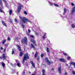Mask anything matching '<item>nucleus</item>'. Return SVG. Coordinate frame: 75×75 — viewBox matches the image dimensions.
I'll return each instance as SVG.
<instances>
[{
	"mask_svg": "<svg viewBox=\"0 0 75 75\" xmlns=\"http://www.w3.org/2000/svg\"><path fill=\"white\" fill-rule=\"evenodd\" d=\"M5 50H4V51H5Z\"/></svg>",
	"mask_w": 75,
	"mask_h": 75,
	"instance_id": "nucleus-62",
	"label": "nucleus"
},
{
	"mask_svg": "<svg viewBox=\"0 0 75 75\" xmlns=\"http://www.w3.org/2000/svg\"><path fill=\"white\" fill-rule=\"evenodd\" d=\"M23 12L25 14H26V15H27V12H26V11H24Z\"/></svg>",
	"mask_w": 75,
	"mask_h": 75,
	"instance_id": "nucleus-34",
	"label": "nucleus"
},
{
	"mask_svg": "<svg viewBox=\"0 0 75 75\" xmlns=\"http://www.w3.org/2000/svg\"><path fill=\"white\" fill-rule=\"evenodd\" d=\"M42 75H45V70L42 69Z\"/></svg>",
	"mask_w": 75,
	"mask_h": 75,
	"instance_id": "nucleus-14",
	"label": "nucleus"
},
{
	"mask_svg": "<svg viewBox=\"0 0 75 75\" xmlns=\"http://www.w3.org/2000/svg\"><path fill=\"white\" fill-rule=\"evenodd\" d=\"M31 48H33L34 49H35V47H34V45H33L32 44H31V46L30 47Z\"/></svg>",
	"mask_w": 75,
	"mask_h": 75,
	"instance_id": "nucleus-20",
	"label": "nucleus"
},
{
	"mask_svg": "<svg viewBox=\"0 0 75 75\" xmlns=\"http://www.w3.org/2000/svg\"><path fill=\"white\" fill-rule=\"evenodd\" d=\"M7 40H8L9 41H10L11 40H10V37H8V38Z\"/></svg>",
	"mask_w": 75,
	"mask_h": 75,
	"instance_id": "nucleus-37",
	"label": "nucleus"
},
{
	"mask_svg": "<svg viewBox=\"0 0 75 75\" xmlns=\"http://www.w3.org/2000/svg\"><path fill=\"white\" fill-rule=\"evenodd\" d=\"M18 4L19 5V6H18V8L17 11L18 13H19V12H20V11H21V7H23V5H21L20 3H18Z\"/></svg>",
	"mask_w": 75,
	"mask_h": 75,
	"instance_id": "nucleus-2",
	"label": "nucleus"
},
{
	"mask_svg": "<svg viewBox=\"0 0 75 75\" xmlns=\"http://www.w3.org/2000/svg\"><path fill=\"white\" fill-rule=\"evenodd\" d=\"M45 59L46 60V61L47 62V64L48 65H50L51 64V61H49L48 60V59L47 58H45Z\"/></svg>",
	"mask_w": 75,
	"mask_h": 75,
	"instance_id": "nucleus-5",
	"label": "nucleus"
},
{
	"mask_svg": "<svg viewBox=\"0 0 75 75\" xmlns=\"http://www.w3.org/2000/svg\"><path fill=\"white\" fill-rule=\"evenodd\" d=\"M6 39H5L3 42H2L3 44H4V43H5V42H6Z\"/></svg>",
	"mask_w": 75,
	"mask_h": 75,
	"instance_id": "nucleus-35",
	"label": "nucleus"
},
{
	"mask_svg": "<svg viewBox=\"0 0 75 75\" xmlns=\"http://www.w3.org/2000/svg\"><path fill=\"white\" fill-rule=\"evenodd\" d=\"M64 75H68V74L67 73V72H66L64 74Z\"/></svg>",
	"mask_w": 75,
	"mask_h": 75,
	"instance_id": "nucleus-45",
	"label": "nucleus"
},
{
	"mask_svg": "<svg viewBox=\"0 0 75 75\" xmlns=\"http://www.w3.org/2000/svg\"><path fill=\"white\" fill-rule=\"evenodd\" d=\"M72 73L73 75H75V72L74 71H72Z\"/></svg>",
	"mask_w": 75,
	"mask_h": 75,
	"instance_id": "nucleus-39",
	"label": "nucleus"
},
{
	"mask_svg": "<svg viewBox=\"0 0 75 75\" xmlns=\"http://www.w3.org/2000/svg\"><path fill=\"white\" fill-rule=\"evenodd\" d=\"M10 65L11 66H12V67H15V66H16V64H15L14 65H13L12 63H11Z\"/></svg>",
	"mask_w": 75,
	"mask_h": 75,
	"instance_id": "nucleus-22",
	"label": "nucleus"
},
{
	"mask_svg": "<svg viewBox=\"0 0 75 75\" xmlns=\"http://www.w3.org/2000/svg\"><path fill=\"white\" fill-rule=\"evenodd\" d=\"M58 71L59 74H61V73H62V71H61V67H59L58 68Z\"/></svg>",
	"mask_w": 75,
	"mask_h": 75,
	"instance_id": "nucleus-7",
	"label": "nucleus"
},
{
	"mask_svg": "<svg viewBox=\"0 0 75 75\" xmlns=\"http://www.w3.org/2000/svg\"><path fill=\"white\" fill-rule=\"evenodd\" d=\"M23 41H24L23 40L22 41V43H23V42H24L25 44H27V37H25Z\"/></svg>",
	"mask_w": 75,
	"mask_h": 75,
	"instance_id": "nucleus-4",
	"label": "nucleus"
},
{
	"mask_svg": "<svg viewBox=\"0 0 75 75\" xmlns=\"http://www.w3.org/2000/svg\"><path fill=\"white\" fill-rule=\"evenodd\" d=\"M71 5L72 6H73L74 5V4H73V3H71Z\"/></svg>",
	"mask_w": 75,
	"mask_h": 75,
	"instance_id": "nucleus-51",
	"label": "nucleus"
},
{
	"mask_svg": "<svg viewBox=\"0 0 75 75\" xmlns=\"http://www.w3.org/2000/svg\"><path fill=\"white\" fill-rule=\"evenodd\" d=\"M71 27L73 28H74L75 27V24L73 23L71 24Z\"/></svg>",
	"mask_w": 75,
	"mask_h": 75,
	"instance_id": "nucleus-19",
	"label": "nucleus"
},
{
	"mask_svg": "<svg viewBox=\"0 0 75 75\" xmlns=\"http://www.w3.org/2000/svg\"><path fill=\"white\" fill-rule=\"evenodd\" d=\"M48 3H49V4L50 6H53L54 4L53 3L50 1H49L48 2Z\"/></svg>",
	"mask_w": 75,
	"mask_h": 75,
	"instance_id": "nucleus-15",
	"label": "nucleus"
},
{
	"mask_svg": "<svg viewBox=\"0 0 75 75\" xmlns=\"http://www.w3.org/2000/svg\"><path fill=\"white\" fill-rule=\"evenodd\" d=\"M35 34L36 35H39L38 33H36V32L35 33Z\"/></svg>",
	"mask_w": 75,
	"mask_h": 75,
	"instance_id": "nucleus-42",
	"label": "nucleus"
},
{
	"mask_svg": "<svg viewBox=\"0 0 75 75\" xmlns=\"http://www.w3.org/2000/svg\"><path fill=\"white\" fill-rule=\"evenodd\" d=\"M1 64L3 67V68H5L6 67V65L3 62H2L1 63Z\"/></svg>",
	"mask_w": 75,
	"mask_h": 75,
	"instance_id": "nucleus-11",
	"label": "nucleus"
},
{
	"mask_svg": "<svg viewBox=\"0 0 75 75\" xmlns=\"http://www.w3.org/2000/svg\"><path fill=\"white\" fill-rule=\"evenodd\" d=\"M38 52H37V51H36V53L35 54V58H37V55H38Z\"/></svg>",
	"mask_w": 75,
	"mask_h": 75,
	"instance_id": "nucleus-17",
	"label": "nucleus"
},
{
	"mask_svg": "<svg viewBox=\"0 0 75 75\" xmlns=\"http://www.w3.org/2000/svg\"><path fill=\"white\" fill-rule=\"evenodd\" d=\"M16 62H18V60H16Z\"/></svg>",
	"mask_w": 75,
	"mask_h": 75,
	"instance_id": "nucleus-54",
	"label": "nucleus"
},
{
	"mask_svg": "<svg viewBox=\"0 0 75 75\" xmlns=\"http://www.w3.org/2000/svg\"><path fill=\"white\" fill-rule=\"evenodd\" d=\"M0 4L1 6H3V3H1V0H0Z\"/></svg>",
	"mask_w": 75,
	"mask_h": 75,
	"instance_id": "nucleus-33",
	"label": "nucleus"
},
{
	"mask_svg": "<svg viewBox=\"0 0 75 75\" xmlns=\"http://www.w3.org/2000/svg\"><path fill=\"white\" fill-rule=\"evenodd\" d=\"M29 74H31V72H30H30H29Z\"/></svg>",
	"mask_w": 75,
	"mask_h": 75,
	"instance_id": "nucleus-59",
	"label": "nucleus"
},
{
	"mask_svg": "<svg viewBox=\"0 0 75 75\" xmlns=\"http://www.w3.org/2000/svg\"><path fill=\"white\" fill-rule=\"evenodd\" d=\"M54 5L55 6H56V7H58L59 6L57 4H54Z\"/></svg>",
	"mask_w": 75,
	"mask_h": 75,
	"instance_id": "nucleus-36",
	"label": "nucleus"
},
{
	"mask_svg": "<svg viewBox=\"0 0 75 75\" xmlns=\"http://www.w3.org/2000/svg\"><path fill=\"white\" fill-rule=\"evenodd\" d=\"M75 6H74L73 8V9H72V13H74V12H75Z\"/></svg>",
	"mask_w": 75,
	"mask_h": 75,
	"instance_id": "nucleus-12",
	"label": "nucleus"
},
{
	"mask_svg": "<svg viewBox=\"0 0 75 75\" xmlns=\"http://www.w3.org/2000/svg\"><path fill=\"white\" fill-rule=\"evenodd\" d=\"M47 34V33H45L44 35L42 37V38L43 39H45V37L46 36V35Z\"/></svg>",
	"mask_w": 75,
	"mask_h": 75,
	"instance_id": "nucleus-24",
	"label": "nucleus"
},
{
	"mask_svg": "<svg viewBox=\"0 0 75 75\" xmlns=\"http://www.w3.org/2000/svg\"><path fill=\"white\" fill-rule=\"evenodd\" d=\"M71 64H73V65H74V67L75 68V63L74 62H71Z\"/></svg>",
	"mask_w": 75,
	"mask_h": 75,
	"instance_id": "nucleus-32",
	"label": "nucleus"
},
{
	"mask_svg": "<svg viewBox=\"0 0 75 75\" xmlns=\"http://www.w3.org/2000/svg\"><path fill=\"white\" fill-rule=\"evenodd\" d=\"M27 59H29V57L27 53H26L25 54H24L23 59V64H24L25 61H27Z\"/></svg>",
	"mask_w": 75,
	"mask_h": 75,
	"instance_id": "nucleus-1",
	"label": "nucleus"
},
{
	"mask_svg": "<svg viewBox=\"0 0 75 75\" xmlns=\"http://www.w3.org/2000/svg\"><path fill=\"white\" fill-rule=\"evenodd\" d=\"M10 23H11V21H10Z\"/></svg>",
	"mask_w": 75,
	"mask_h": 75,
	"instance_id": "nucleus-60",
	"label": "nucleus"
},
{
	"mask_svg": "<svg viewBox=\"0 0 75 75\" xmlns=\"http://www.w3.org/2000/svg\"><path fill=\"white\" fill-rule=\"evenodd\" d=\"M32 38H33V37H34V36H33V35H31L30 36Z\"/></svg>",
	"mask_w": 75,
	"mask_h": 75,
	"instance_id": "nucleus-50",
	"label": "nucleus"
},
{
	"mask_svg": "<svg viewBox=\"0 0 75 75\" xmlns=\"http://www.w3.org/2000/svg\"><path fill=\"white\" fill-rule=\"evenodd\" d=\"M23 0V1H24V0Z\"/></svg>",
	"mask_w": 75,
	"mask_h": 75,
	"instance_id": "nucleus-63",
	"label": "nucleus"
},
{
	"mask_svg": "<svg viewBox=\"0 0 75 75\" xmlns=\"http://www.w3.org/2000/svg\"><path fill=\"white\" fill-rule=\"evenodd\" d=\"M20 24H21V25L22 23H20Z\"/></svg>",
	"mask_w": 75,
	"mask_h": 75,
	"instance_id": "nucleus-58",
	"label": "nucleus"
},
{
	"mask_svg": "<svg viewBox=\"0 0 75 75\" xmlns=\"http://www.w3.org/2000/svg\"><path fill=\"white\" fill-rule=\"evenodd\" d=\"M66 65L67 67H68V64H66Z\"/></svg>",
	"mask_w": 75,
	"mask_h": 75,
	"instance_id": "nucleus-52",
	"label": "nucleus"
},
{
	"mask_svg": "<svg viewBox=\"0 0 75 75\" xmlns=\"http://www.w3.org/2000/svg\"><path fill=\"white\" fill-rule=\"evenodd\" d=\"M17 65L19 67H21V64H20V63L19 62H18L17 63Z\"/></svg>",
	"mask_w": 75,
	"mask_h": 75,
	"instance_id": "nucleus-13",
	"label": "nucleus"
},
{
	"mask_svg": "<svg viewBox=\"0 0 75 75\" xmlns=\"http://www.w3.org/2000/svg\"><path fill=\"white\" fill-rule=\"evenodd\" d=\"M44 56V54H41V57L42 58Z\"/></svg>",
	"mask_w": 75,
	"mask_h": 75,
	"instance_id": "nucleus-41",
	"label": "nucleus"
},
{
	"mask_svg": "<svg viewBox=\"0 0 75 75\" xmlns=\"http://www.w3.org/2000/svg\"><path fill=\"white\" fill-rule=\"evenodd\" d=\"M22 26L23 27V28H24V27H25V26L24 25H22Z\"/></svg>",
	"mask_w": 75,
	"mask_h": 75,
	"instance_id": "nucleus-40",
	"label": "nucleus"
},
{
	"mask_svg": "<svg viewBox=\"0 0 75 75\" xmlns=\"http://www.w3.org/2000/svg\"><path fill=\"white\" fill-rule=\"evenodd\" d=\"M31 42H35V40H33V39H31Z\"/></svg>",
	"mask_w": 75,
	"mask_h": 75,
	"instance_id": "nucleus-28",
	"label": "nucleus"
},
{
	"mask_svg": "<svg viewBox=\"0 0 75 75\" xmlns=\"http://www.w3.org/2000/svg\"><path fill=\"white\" fill-rule=\"evenodd\" d=\"M2 23L4 25H5V26H6V27H7V25L6 24V23H4V22L3 21H2Z\"/></svg>",
	"mask_w": 75,
	"mask_h": 75,
	"instance_id": "nucleus-16",
	"label": "nucleus"
},
{
	"mask_svg": "<svg viewBox=\"0 0 75 75\" xmlns=\"http://www.w3.org/2000/svg\"><path fill=\"white\" fill-rule=\"evenodd\" d=\"M26 21H27V22H29V23H31V22L30 21L28 20V19H26Z\"/></svg>",
	"mask_w": 75,
	"mask_h": 75,
	"instance_id": "nucleus-30",
	"label": "nucleus"
},
{
	"mask_svg": "<svg viewBox=\"0 0 75 75\" xmlns=\"http://www.w3.org/2000/svg\"><path fill=\"white\" fill-rule=\"evenodd\" d=\"M3 0L5 6L7 7H8V3H7V1H6V0Z\"/></svg>",
	"mask_w": 75,
	"mask_h": 75,
	"instance_id": "nucleus-8",
	"label": "nucleus"
},
{
	"mask_svg": "<svg viewBox=\"0 0 75 75\" xmlns=\"http://www.w3.org/2000/svg\"><path fill=\"white\" fill-rule=\"evenodd\" d=\"M66 12H67V9L66 8H64V13L63 14H65L66 13Z\"/></svg>",
	"mask_w": 75,
	"mask_h": 75,
	"instance_id": "nucleus-23",
	"label": "nucleus"
},
{
	"mask_svg": "<svg viewBox=\"0 0 75 75\" xmlns=\"http://www.w3.org/2000/svg\"><path fill=\"white\" fill-rule=\"evenodd\" d=\"M28 33H30V32H31V30H30V29H28Z\"/></svg>",
	"mask_w": 75,
	"mask_h": 75,
	"instance_id": "nucleus-47",
	"label": "nucleus"
},
{
	"mask_svg": "<svg viewBox=\"0 0 75 75\" xmlns=\"http://www.w3.org/2000/svg\"><path fill=\"white\" fill-rule=\"evenodd\" d=\"M28 64V63L27 62H26L25 63V64L26 65H27V64Z\"/></svg>",
	"mask_w": 75,
	"mask_h": 75,
	"instance_id": "nucleus-55",
	"label": "nucleus"
},
{
	"mask_svg": "<svg viewBox=\"0 0 75 75\" xmlns=\"http://www.w3.org/2000/svg\"><path fill=\"white\" fill-rule=\"evenodd\" d=\"M18 50L19 51H21V48L20 47V46L19 45L18 46Z\"/></svg>",
	"mask_w": 75,
	"mask_h": 75,
	"instance_id": "nucleus-21",
	"label": "nucleus"
},
{
	"mask_svg": "<svg viewBox=\"0 0 75 75\" xmlns=\"http://www.w3.org/2000/svg\"><path fill=\"white\" fill-rule=\"evenodd\" d=\"M47 52H49L50 50H49V48L48 47L47 48Z\"/></svg>",
	"mask_w": 75,
	"mask_h": 75,
	"instance_id": "nucleus-27",
	"label": "nucleus"
},
{
	"mask_svg": "<svg viewBox=\"0 0 75 75\" xmlns=\"http://www.w3.org/2000/svg\"><path fill=\"white\" fill-rule=\"evenodd\" d=\"M0 58L1 59H2V58H3V59H6V56H5V54H3L2 57H0Z\"/></svg>",
	"mask_w": 75,
	"mask_h": 75,
	"instance_id": "nucleus-9",
	"label": "nucleus"
},
{
	"mask_svg": "<svg viewBox=\"0 0 75 75\" xmlns=\"http://www.w3.org/2000/svg\"><path fill=\"white\" fill-rule=\"evenodd\" d=\"M12 54L13 55V54H14V49H12Z\"/></svg>",
	"mask_w": 75,
	"mask_h": 75,
	"instance_id": "nucleus-26",
	"label": "nucleus"
},
{
	"mask_svg": "<svg viewBox=\"0 0 75 75\" xmlns=\"http://www.w3.org/2000/svg\"><path fill=\"white\" fill-rule=\"evenodd\" d=\"M0 49H1V50H3V47H0Z\"/></svg>",
	"mask_w": 75,
	"mask_h": 75,
	"instance_id": "nucleus-46",
	"label": "nucleus"
},
{
	"mask_svg": "<svg viewBox=\"0 0 75 75\" xmlns=\"http://www.w3.org/2000/svg\"><path fill=\"white\" fill-rule=\"evenodd\" d=\"M15 21L16 23H17V19H15Z\"/></svg>",
	"mask_w": 75,
	"mask_h": 75,
	"instance_id": "nucleus-44",
	"label": "nucleus"
},
{
	"mask_svg": "<svg viewBox=\"0 0 75 75\" xmlns=\"http://www.w3.org/2000/svg\"><path fill=\"white\" fill-rule=\"evenodd\" d=\"M63 55H64L66 56V55H67V54L65 53H63Z\"/></svg>",
	"mask_w": 75,
	"mask_h": 75,
	"instance_id": "nucleus-43",
	"label": "nucleus"
},
{
	"mask_svg": "<svg viewBox=\"0 0 75 75\" xmlns=\"http://www.w3.org/2000/svg\"><path fill=\"white\" fill-rule=\"evenodd\" d=\"M5 46H7V44H5Z\"/></svg>",
	"mask_w": 75,
	"mask_h": 75,
	"instance_id": "nucleus-57",
	"label": "nucleus"
},
{
	"mask_svg": "<svg viewBox=\"0 0 75 75\" xmlns=\"http://www.w3.org/2000/svg\"><path fill=\"white\" fill-rule=\"evenodd\" d=\"M12 13H13V11H12V10H10L9 11V13L10 15H11L12 14Z\"/></svg>",
	"mask_w": 75,
	"mask_h": 75,
	"instance_id": "nucleus-18",
	"label": "nucleus"
},
{
	"mask_svg": "<svg viewBox=\"0 0 75 75\" xmlns=\"http://www.w3.org/2000/svg\"><path fill=\"white\" fill-rule=\"evenodd\" d=\"M23 55V53L22 52H20V57H22V56Z\"/></svg>",
	"mask_w": 75,
	"mask_h": 75,
	"instance_id": "nucleus-25",
	"label": "nucleus"
},
{
	"mask_svg": "<svg viewBox=\"0 0 75 75\" xmlns=\"http://www.w3.org/2000/svg\"><path fill=\"white\" fill-rule=\"evenodd\" d=\"M30 62L32 64L33 67H34V68H35V64H34V63H33V62L32 61H31Z\"/></svg>",
	"mask_w": 75,
	"mask_h": 75,
	"instance_id": "nucleus-10",
	"label": "nucleus"
},
{
	"mask_svg": "<svg viewBox=\"0 0 75 75\" xmlns=\"http://www.w3.org/2000/svg\"><path fill=\"white\" fill-rule=\"evenodd\" d=\"M52 71H54V68H52Z\"/></svg>",
	"mask_w": 75,
	"mask_h": 75,
	"instance_id": "nucleus-53",
	"label": "nucleus"
},
{
	"mask_svg": "<svg viewBox=\"0 0 75 75\" xmlns=\"http://www.w3.org/2000/svg\"><path fill=\"white\" fill-rule=\"evenodd\" d=\"M33 44L34 45H35V46H36V45H37L36 44V42H35L33 43Z\"/></svg>",
	"mask_w": 75,
	"mask_h": 75,
	"instance_id": "nucleus-38",
	"label": "nucleus"
},
{
	"mask_svg": "<svg viewBox=\"0 0 75 75\" xmlns=\"http://www.w3.org/2000/svg\"><path fill=\"white\" fill-rule=\"evenodd\" d=\"M18 72L17 73V74H18Z\"/></svg>",
	"mask_w": 75,
	"mask_h": 75,
	"instance_id": "nucleus-61",
	"label": "nucleus"
},
{
	"mask_svg": "<svg viewBox=\"0 0 75 75\" xmlns=\"http://www.w3.org/2000/svg\"><path fill=\"white\" fill-rule=\"evenodd\" d=\"M23 75H24L25 74V71L23 72Z\"/></svg>",
	"mask_w": 75,
	"mask_h": 75,
	"instance_id": "nucleus-48",
	"label": "nucleus"
},
{
	"mask_svg": "<svg viewBox=\"0 0 75 75\" xmlns=\"http://www.w3.org/2000/svg\"><path fill=\"white\" fill-rule=\"evenodd\" d=\"M19 18L21 19L22 21H23L24 23H27V22H26V21L27 20L26 18L25 17H21V16H20Z\"/></svg>",
	"mask_w": 75,
	"mask_h": 75,
	"instance_id": "nucleus-3",
	"label": "nucleus"
},
{
	"mask_svg": "<svg viewBox=\"0 0 75 75\" xmlns=\"http://www.w3.org/2000/svg\"><path fill=\"white\" fill-rule=\"evenodd\" d=\"M59 60L60 61L62 62H67L66 60L63 58L59 59Z\"/></svg>",
	"mask_w": 75,
	"mask_h": 75,
	"instance_id": "nucleus-6",
	"label": "nucleus"
},
{
	"mask_svg": "<svg viewBox=\"0 0 75 75\" xmlns=\"http://www.w3.org/2000/svg\"><path fill=\"white\" fill-rule=\"evenodd\" d=\"M37 60L39 61L40 60V56H38L37 57Z\"/></svg>",
	"mask_w": 75,
	"mask_h": 75,
	"instance_id": "nucleus-31",
	"label": "nucleus"
},
{
	"mask_svg": "<svg viewBox=\"0 0 75 75\" xmlns=\"http://www.w3.org/2000/svg\"><path fill=\"white\" fill-rule=\"evenodd\" d=\"M0 12H1V13H3V10H2V8H1L0 7Z\"/></svg>",
	"mask_w": 75,
	"mask_h": 75,
	"instance_id": "nucleus-29",
	"label": "nucleus"
},
{
	"mask_svg": "<svg viewBox=\"0 0 75 75\" xmlns=\"http://www.w3.org/2000/svg\"><path fill=\"white\" fill-rule=\"evenodd\" d=\"M35 74H36L35 73V74H33L32 75H35Z\"/></svg>",
	"mask_w": 75,
	"mask_h": 75,
	"instance_id": "nucleus-56",
	"label": "nucleus"
},
{
	"mask_svg": "<svg viewBox=\"0 0 75 75\" xmlns=\"http://www.w3.org/2000/svg\"><path fill=\"white\" fill-rule=\"evenodd\" d=\"M67 59H70V57H67Z\"/></svg>",
	"mask_w": 75,
	"mask_h": 75,
	"instance_id": "nucleus-49",
	"label": "nucleus"
}]
</instances>
